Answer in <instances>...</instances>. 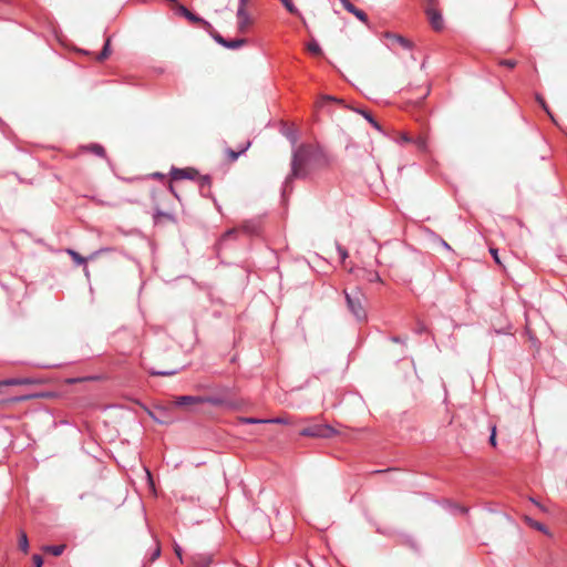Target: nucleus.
Here are the masks:
<instances>
[{"instance_id": "29", "label": "nucleus", "mask_w": 567, "mask_h": 567, "mask_svg": "<svg viewBox=\"0 0 567 567\" xmlns=\"http://www.w3.org/2000/svg\"><path fill=\"white\" fill-rule=\"evenodd\" d=\"M489 252H491V255L493 256V258H494L495 262H496L498 266L504 267V266H503V262L501 261V258H499V256H498V250H497V248L491 247V248H489Z\"/></svg>"}, {"instance_id": "49", "label": "nucleus", "mask_w": 567, "mask_h": 567, "mask_svg": "<svg viewBox=\"0 0 567 567\" xmlns=\"http://www.w3.org/2000/svg\"><path fill=\"white\" fill-rule=\"evenodd\" d=\"M430 93V86H426L425 96Z\"/></svg>"}, {"instance_id": "38", "label": "nucleus", "mask_w": 567, "mask_h": 567, "mask_svg": "<svg viewBox=\"0 0 567 567\" xmlns=\"http://www.w3.org/2000/svg\"><path fill=\"white\" fill-rule=\"evenodd\" d=\"M214 39H215L218 43H220L221 45H224V47H225V44H226V41H227V40H226V39H224L220 34H215V35H214Z\"/></svg>"}, {"instance_id": "48", "label": "nucleus", "mask_w": 567, "mask_h": 567, "mask_svg": "<svg viewBox=\"0 0 567 567\" xmlns=\"http://www.w3.org/2000/svg\"><path fill=\"white\" fill-rule=\"evenodd\" d=\"M83 271H84L85 277H89V274L86 271V267L85 266L83 267Z\"/></svg>"}, {"instance_id": "21", "label": "nucleus", "mask_w": 567, "mask_h": 567, "mask_svg": "<svg viewBox=\"0 0 567 567\" xmlns=\"http://www.w3.org/2000/svg\"><path fill=\"white\" fill-rule=\"evenodd\" d=\"M285 8L295 16L301 17L299 10L295 7L291 0H280Z\"/></svg>"}, {"instance_id": "30", "label": "nucleus", "mask_w": 567, "mask_h": 567, "mask_svg": "<svg viewBox=\"0 0 567 567\" xmlns=\"http://www.w3.org/2000/svg\"><path fill=\"white\" fill-rule=\"evenodd\" d=\"M365 279L368 281H370V282L381 281V278H380L379 274L378 272H372V271H368L367 272Z\"/></svg>"}, {"instance_id": "7", "label": "nucleus", "mask_w": 567, "mask_h": 567, "mask_svg": "<svg viewBox=\"0 0 567 567\" xmlns=\"http://www.w3.org/2000/svg\"><path fill=\"white\" fill-rule=\"evenodd\" d=\"M254 20L246 8H238L237 10V25L240 32H246L252 24Z\"/></svg>"}, {"instance_id": "36", "label": "nucleus", "mask_w": 567, "mask_h": 567, "mask_svg": "<svg viewBox=\"0 0 567 567\" xmlns=\"http://www.w3.org/2000/svg\"><path fill=\"white\" fill-rule=\"evenodd\" d=\"M400 141L403 143H412L413 138L411 136H409V134H406V133H401Z\"/></svg>"}, {"instance_id": "26", "label": "nucleus", "mask_w": 567, "mask_h": 567, "mask_svg": "<svg viewBox=\"0 0 567 567\" xmlns=\"http://www.w3.org/2000/svg\"><path fill=\"white\" fill-rule=\"evenodd\" d=\"M24 383H27L25 380L8 379V380L0 381V386H2V385H19V384H24Z\"/></svg>"}, {"instance_id": "10", "label": "nucleus", "mask_w": 567, "mask_h": 567, "mask_svg": "<svg viewBox=\"0 0 567 567\" xmlns=\"http://www.w3.org/2000/svg\"><path fill=\"white\" fill-rule=\"evenodd\" d=\"M342 6L344 7V9L354 14L360 21L367 23L368 22V16L360 9L355 8L351 2H349L348 0H344L342 2Z\"/></svg>"}, {"instance_id": "46", "label": "nucleus", "mask_w": 567, "mask_h": 567, "mask_svg": "<svg viewBox=\"0 0 567 567\" xmlns=\"http://www.w3.org/2000/svg\"><path fill=\"white\" fill-rule=\"evenodd\" d=\"M440 243L443 245V247L447 250H451V246L442 238H440Z\"/></svg>"}, {"instance_id": "12", "label": "nucleus", "mask_w": 567, "mask_h": 567, "mask_svg": "<svg viewBox=\"0 0 567 567\" xmlns=\"http://www.w3.org/2000/svg\"><path fill=\"white\" fill-rule=\"evenodd\" d=\"M174 9L176 10L177 13L186 17L188 20H190L193 22H200L202 21L200 18L196 17L187 8H185L184 6L179 4L178 2L174 7Z\"/></svg>"}, {"instance_id": "25", "label": "nucleus", "mask_w": 567, "mask_h": 567, "mask_svg": "<svg viewBox=\"0 0 567 567\" xmlns=\"http://www.w3.org/2000/svg\"><path fill=\"white\" fill-rule=\"evenodd\" d=\"M245 43H246L245 39H237V40H231V41L227 40L225 47L228 49H237V48L244 45Z\"/></svg>"}, {"instance_id": "40", "label": "nucleus", "mask_w": 567, "mask_h": 567, "mask_svg": "<svg viewBox=\"0 0 567 567\" xmlns=\"http://www.w3.org/2000/svg\"><path fill=\"white\" fill-rule=\"evenodd\" d=\"M175 553H176L177 557L179 558V563H181V564H184L185 561H184V560H183V558H182V549H181V547H179V546H177V545L175 546Z\"/></svg>"}, {"instance_id": "37", "label": "nucleus", "mask_w": 567, "mask_h": 567, "mask_svg": "<svg viewBox=\"0 0 567 567\" xmlns=\"http://www.w3.org/2000/svg\"><path fill=\"white\" fill-rule=\"evenodd\" d=\"M151 373L153 375H172L175 372L174 371H152Z\"/></svg>"}, {"instance_id": "50", "label": "nucleus", "mask_w": 567, "mask_h": 567, "mask_svg": "<svg viewBox=\"0 0 567 567\" xmlns=\"http://www.w3.org/2000/svg\"><path fill=\"white\" fill-rule=\"evenodd\" d=\"M65 251L71 255V248H66Z\"/></svg>"}, {"instance_id": "39", "label": "nucleus", "mask_w": 567, "mask_h": 567, "mask_svg": "<svg viewBox=\"0 0 567 567\" xmlns=\"http://www.w3.org/2000/svg\"><path fill=\"white\" fill-rule=\"evenodd\" d=\"M322 100H323V101H333V102H338V103H340V104H343V101H342V100H338V99H336V97H333V96H330V95H326V96H323V97H322Z\"/></svg>"}, {"instance_id": "51", "label": "nucleus", "mask_w": 567, "mask_h": 567, "mask_svg": "<svg viewBox=\"0 0 567 567\" xmlns=\"http://www.w3.org/2000/svg\"><path fill=\"white\" fill-rule=\"evenodd\" d=\"M340 1H341V3H342L344 0H340Z\"/></svg>"}, {"instance_id": "8", "label": "nucleus", "mask_w": 567, "mask_h": 567, "mask_svg": "<svg viewBox=\"0 0 567 567\" xmlns=\"http://www.w3.org/2000/svg\"><path fill=\"white\" fill-rule=\"evenodd\" d=\"M175 404L178 406H195L198 404H203L202 396H194V395H182L176 396Z\"/></svg>"}, {"instance_id": "17", "label": "nucleus", "mask_w": 567, "mask_h": 567, "mask_svg": "<svg viewBox=\"0 0 567 567\" xmlns=\"http://www.w3.org/2000/svg\"><path fill=\"white\" fill-rule=\"evenodd\" d=\"M110 42H111L110 38H109V39H106L105 44H104V47H103V50H102V51H101V53L96 56V59H97L99 61H103V60L107 59V58L111 55Z\"/></svg>"}, {"instance_id": "15", "label": "nucleus", "mask_w": 567, "mask_h": 567, "mask_svg": "<svg viewBox=\"0 0 567 567\" xmlns=\"http://www.w3.org/2000/svg\"><path fill=\"white\" fill-rule=\"evenodd\" d=\"M85 151H90L100 157L105 156V150L101 145H97V144H93L91 146H82L79 148V152H85Z\"/></svg>"}, {"instance_id": "32", "label": "nucleus", "mask_w": 567, "mask_h": 567, "mask_svg": "<svg viewBox=\"0 0 567 567\" xmlns=\"http://www.w3.org/2000/svg\"><path fill=\"white\" fill-rule=\"evenodd\" d=\"M499 64L503 65V66H506V68H509V69H513L516 66V61L515 60H501L499 61Z\"/></svg>"}, {"instance_id": "23", "label": "nucleus", "mask_w": 567, "mask_h": 567, "mask_svg": "<svg viewBox=\"0 0 567 567\" xmlns=\"http://www.w3.org/2000/svg\"><path fill=\"white\" fill-rule=\"evenodd\" d=\"M239 234V228H231L227 230L220 238V243H224L228 239L235 238Z\"/></svg>"}, {"instance_id": "43", "label": "nucleus", "mask_w": 567, "mask_h": 567, "mask_svg": "<svg viewBox=\"0 0 567 567\" xmlns=\"http://www.w3.org/2000/svg\"><path fill=\"white\" fill-rule=\"evenodd\" d=\"M249 0H239L238 8H247Z\"/></svg>"}, {"instance_id": "9", "label": "nucleus", "mask_w": 567, "mask_h": 567, "mask_svg": "<svg viewBox=\"0 0 567 567\" xmlns=\"http://www.w3.org/2000/svg\"><path fill=\"white\" fill-rule=\"evenodd\" d=\"M384 37H385L386 39L391 40L393 43L399 44V45H400V47H402L403 49L410 50V49H412V48H413V43H412L409 39H406V38H404V37L400 35V34H395V33L386 32V33L384 34Z\"/></svg>"}, {"instance_id": "2", "label": "nucleus", "mask_w": 567, "mask_h": 567, "mask_svg": "<svg viewBox=\"0 0 567 567\" xmlns=\"http://www.w3.org/2000/svg\"><path fill=\"white\" fill-rule=\"evenodd\" d=\"M343 293L349 311L357 318V320L364 321L367 319V311L364 307L367 297L363 291L355 287L350 292L344 290Z\"/></svg>"}, {"instance_id": "20", "label": "nucleus", "mask_w": 567, "mask_h": 567, "mask_svg": "<svg viewBox=\"0 0 567 567\" xmlns=\"http://www.w3.org/2000/svg\"><path fill=\"white\" fill-rule=\"evenodd\" d=\"M525 519H526L527 524L530 527H533V528H535V529H537L539 532H543L545 534H548L547 528L542 523H538V522H536V520H534V519H532L529 517H526Z\"/></svg>"}, {"instance_id": "42", "label": "nucleus", "mask_w": 567, "mask_h": 567, "mask_svg": "<svg viewBox=\"0 0 567 567\" xmlns=\"http://www.w3.org/2000/svg\"><path fill=\"white\" fill-rule=\"evenodd\" d=\"M425 7H436V0H424V8Z\"/></svg>"}, {"instance_id": "11", "label": "nucleus", "mask_w": 567, "mask_h": 567, "mask_svg": "<svg viewBox=\"0 0 567 567\" xmlns=\"http://www.w3.org/2000/svg\"><path fill=\"white\" fill-rule=\"evenodd\" d=\"M249 147H250V142L247 141L239 151H234V150L227 148L226 155L228 157V161L230 163L235 162L239 157V155L245 153Z\"/></svg>"}, {"instance_id": "47", "label": "nucleus", "mask_w": 567, "mask_h": 567, "mask_svg": "<svg viewBox=\"0 0 567 567\" xmlns=\"http://www.w3.org/2000/svg\"><path fill=\"white\" fill-rule=\"evenodd\" d=\"M159 551H161V550H159V547H157V548H156V550H155V553L153 554L152 559H154V558L158 557V556H159Z\"/></svg>"}, {"instance_id": "24", "label": "nucleus", "mask_w": 567, "mask_h": 567, "mask_svg": "<svg viewBox=\"0 0 567 567\" xmlns=\"http://www.w3.org/2000/svg\"><path fill=\"white\" fill-rule=\"evenodd\" d=\"M412 143H414L420 151L426 150L427 142L426 137L423 135H420L417 138L413 140Z\"/></svg>"}, {"instance_id": "13", "label": "nucleus", "mask_w": 567, "mask_h": 567, "mask_svg": "<svg viewBox=\"0 0 567 567\" xmlns=\"http://www.w3.org/2000/svg\"><path fill=\"white\" fill-rule=\"evenodd\" d=\"M203 403H209L215 406H226L229 402L221 396H202Z\"/></svg>"}, {"instance_id": "34", "label": "nucleus", "mask_w": 567, "mask_h": 567, "mask_svg": "<svg viewBox=\"0 0 567 567\" xmlns=\"http://www.w3.org/2000/svg\"><path fill=\"white\" fill-rule=\"evenodd\" d=\"M267 423L288 424V421L282 417H277V419H268Z\"/></svg>"}, {"instance_id": "6", "label": "nucleus", "mask_w": 567, "mask_h": 567, "mask_svg": "<svg viewBox=\"0 0 567 567\" xmlns=\"http://www.w3.org/2000/svg\"><path fill=\"white\" fill-rule=\"evenodd\" d=\"M192 563L194 567H208L212 564H221L220 559L212 554H197L193 557Z\"/></svg>"}, {"instance_id": "22", "label": "nucleus", "mask_w": 567, "mask_h": 567, "mask_svg": "<svg viewBox=\"0 0 567 567\" xmlns=\"http://www.w3.org/2000/svg\"><path fill=\"white\" fill-rule=\"evenodd\" d=\"M239 231H244L248 235H252L257 233V227L252 223H245L240 228Z\"/></svg>"}, {"instance_id": "33", "label": "nucleus", "mask_w": 567, "mask_h": 567, "mask_svg": "<svg viewBox=\"0 0 567 567\" xmlns=\"http://www.w3.org/2000/svg\"><path fill=\"white\" fill-rule=\"evenodd\" d=\"M43 563L44 561H43V558L41 555H39V554L33 555L34 567H42Z\"/></svg>"}, {"instance_id": "27", "label": "nucleus", "mask_w": 567, "mask_h": 567, "mask_svg": "<svg viewBox=\"0 0 567 567\" xmlns=\"http://www.w3.org/2000/svg\"><path fill=\"white\" fill-rule=\"evenodd\" d=\"M239 422L244 423V424H258V423H267V420L254 419V417H240Z\"/></svg>"}, {"instance_id": "41", "label": "nucleus", "mask_w": 567, "mask_h": 567, "mask_svg": "<svg viewBox=\"0 0 567 567\" xmlns=\"http://www.w3.org/2000/svg\"><path fill=\"white\" fill-rule=\"evenodd\" d=\"M200 185L202 186H209L210 185V178L208 176H204L200 178Z\"/></svg>"}, {"instance_id": "35", "label": "nucleus", "mask_w": 567, "mask_h": 567, "mask_svg": "<svg viewBox=\"0 0 567 567\" xmlns=\"http://www.w3.org/2000/svg\"><path fill=\"white\" fill-rule=\"evenodd\" d=\"M489 443H491V445L496 446V426L492 427V433H491V436H489Z\"/></svg>"}, {"instance_id": "28", "label": "nucleus", "mask_w": 567, "mask_h": 567, "mask_svg": "<svg viewBox=\"0 0 567 567\" xmlns=\"http://www.w3.org/2000/svg\"><path fill=\"white\" fill-rule=\"evenodd\" d=\"M536 99H537L538 103L540 104V106L544 109V111L550 116V118L553 121H555L553 115H551V113H550V111H549V109H548V106H547V104H546V102H545V100L540 95H537Z\"/></svg>"}, {"instance_id": "45", "label": "nucleus", "mask_w": 567, "mask_h": 567, "mask_svg": "<svg viewBox=\"0 0 567 567\" xmlns=\"http://www.w3.org/2000/svg\"><path fill=\"white\" fill-rule=\"evenodd\" d=\"M156 218H157V219H158V218H166V219L172 220V216H171V215H168V214H163V213H162V214H158V215L156 216Z\"/></svg>"}, {"instance_id": "18", "label": "nucleus", "mask_w": 567, "mask_h": 567, "mask_svg": "<svg viewBox=\"0 0 567 567\" xmlns=\"http://www.w3.org/2000/svg\"><path fill=\"white\" fill-rule=\"evenodd\" d=\"M353 111L362 114L368 121L369 123H371L377 130L381 131V126L379 125V123L371 116L370 113L365 112L364 110H359V109H352Z\"/></svg>"}, {"instance_id": "5", "label": "nucleus", "mask_w": 567, "mask_h": 567, "mask_svg": "<svg viewBox=\"0 0 567 567\" xmlns=\"http://www.w3.org/2000/svg\"><path fill=\"white\" fill-rule=\"evenodd\" d=\"M197 174H198L197 171L194 168L173 169L171 173V175H172L171 185H169L171 192L174 193L173 183L178 182L184 178L194 179L197 176Z\"/></svg>"}, {"instance_id": "4", "label": "nucleus", "mask_w": 567, "mask_h": 567, "mask_svg": "<svg viewBox=\"0 0 567 567\" xmlns=\"http://www.w3.org/2000/svg\"><path fill=\"white\" fill-rule=\"evenodd\" d=\"M427 20L433 28L434 31H441L444 28L443 17L440 10L436 7H425L424 8Z\"/></svg>"}, {"instance_id": "16", "label": "nucleus", "mask_w": 567, "mask_h": 567, "mask_svg": "<svg viewBox=\"0 0 567 567\" xmlns=\"http://www.w3.org/2000/svg\"><path fill=\"white\" fill-rule=\"evenodd\" d=\"M18 546H19V548H20L23 553H27V551H28V548H29V540H28V536H27L25 532H23V530H20V533H19Z\"/></svg>"}, {"instance_id": "44", "label": "nucleus", "mask_w": 567, "mask_h": 567, "mask_svg": "<svg viewBox=\"0 0 567 567\" xmlns=\"http://www.w3.org/2000/svg\"><path fill=\"white\" fill-rule=\"evenodd\" d=\"M72 51H73V53H84V54H87V53H89V52H86V51H84V50H81V49H79V48L74 47V45H73V48H72Z\"/></svg>"}, {"instance_id": "31", "label": "nucleus", "mask_w": 567, "mask_h": 567, "mask_svg": "<svg viewBox=\"0 0 567 567\" xmlns=\"http://www.w3.org/2000/svg\"><path fill=\"white\" fill-rule=\"evenodd\" d=\"M85 258H83L80 254L73 251V262H76L80 266H83L85 262Z\"/></svg>"}, {"instance_id": "3", "label": "nucleus", "mask_w": 567, "mask_h": 567, "mask_svg": "<svg viewBox=\"0 0 567 567\" xmlns=\"http://www.w3.org/2000/svg\"><path fill=\"white\" fill-rule=\"evenodd\" d=\"M300 435L308 437H322L329 439L337 435V431L330 425L326 424H316L308 427H305L300 431Z\"/></svg>"}, {"instance_id": "1", "label": "nucleus", "mask_w": 567, "mask_h": 567, "mask_svg": "<svg viewBox=\"0 0 567 567\" xmlns=\"http://www.w3.org/2000/svg\"><path fill=\"white\" fill-rule=\"evenodd\" d=\"M326 164L322 154L310 145H300L293 153L291 162V174L287 178V183L291 178H305L310 172Z\"/></svg>"}, {"instance_id": "14", "label": "nucleus", "mask_w": 567, "mask_h": 567, "mask_svg": "<svg viewBox=\"0 0 567 567\" xmlns=\"http://www.w3.org/2000/svg\"><path fill=\"white\" fill-rule=\"evenodd\" d=\"M65 545H45L42 547L44 554L60 556L65 549Z\"/></svg>"}, {"instance_id": "19", "label": "nucleus", "mask_w": 567, "mask_h": 567, "mask_svg": "<svg viewBox=\"0 0 567 567\" xmlns=\"http://www.w3.org/2000/svg\"><path fill=\"white\" fill-rule=\"evenodd\" d=\"M307 50L313 55L319 56L322 54V50H321L320 45L315 40L308 43Z\"/></svg>"}]
</instances>
